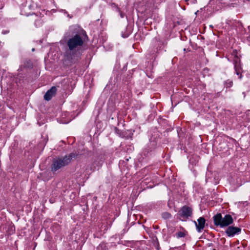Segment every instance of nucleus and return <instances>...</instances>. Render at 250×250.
Masks as SVG:
<instances>
[{
    "instance_id": "obj_1",
    "label": "nucleus",
    "mask_w": 250,
    "mask_h": 250,
    "mask_svg": "<svg viewBox=\"0 0 250 250\" xmlns=\"http://www.w3.org/2000/svg\"><path fill=\"white\" fill-rule=\"evenodd\" d=\"M71 30V35L66 42L68 49L65 53V61L69 65L81 59L83 52L82 47L84 42L83 37H87L86 32L79 26H74Z\"/></svg>"
},
{
    "instance_id": "obj_2",
    "label": "nucleus",
    "mask_w": 250,
    "mask_h": 250,
    "mask_svg": "<svg viewBox=\"0 0 250 250\" xmlns=\"http://www.w3.org/2000/svg\"><path fill=\"white\" fill-rule=\"evenodd\" d=\"M77 156V153H71L68 156H65L63 158H58L54 159L51 167V171L53 172H55L62 167L68 165L73 158H75Z\"/></svg>"
},
{
    "instance_id": "obj_3",
    "label": "nucleus",
    "mask_w": 250,
    "mask_h": 250,
    "mask_svg": "<svg viewBox=\"0 0 250 250\" xmlns=\"http://www.w3.org/2000/svg\"><path fill=\"white\" fill-rule=\"evenodd\" d=\"M214 224L220 228L230 226L233 222V219L230 214H226L224 217L221 213H218L213 217Z\"/></svg>"
},
{
    "instance_id": "obj_4",
    "label": "nucleus",
    "mask_w": 250,
    "mask_h": 250,
    "mask_svg": "<svg viewBox=\"0 0 250 250\" xmlns=\"http://www.w3.org/2000/svg\"><path fill=\"white\" fill-rule=\"evenodd\" d=\"M179 215L182 218V221H185L192 215V209L187 206H184L179 211Z\"/></svg>"
},
{
    "instance_id": "obj_5",
    "label": "nucleus",
    "mask_w": 250,
    "mask_h": 250,
    "mask_svg": "<svg viewBox=\"0 0 250 250\" xmlns=\"http://www.w3.org/2000/svg\"><path fill=\"white\" fill-rule=\"evenodd\" d=\"M241 231V229L239 227L233 226H229L225 230V233L229 237H232L235 235H238Z\"/></svg>"
},
{
    "instance_id": "obj_6",
    "label": "nucleus",
    "mask_w": 250,
    "mask_h": 250,
    "mask_svg": "<svg viewBox=\"0 0 250 250\" xmlns=\"http://www.w3.org/2000/svg\"><path fill=\"white\" fill-rule=\"evenodd\" d=\"M233 64L235 69V73L236 75L239 76V78L241 79L242 78V67L240 64V59L236 57L233 61Z\"/></svg>"
},
{
    "instance_id": "obj_7",
    "label": "nucleus",
    "mask_w": 250,
    "mask_h": 250,
    "mask_svg": "<svg viewBox=\"0 0 250 250\" xmlns=\"http://www.w3.org/2000/svg\"><path fill=\"white\" fill-rule=\"evenodd\" d=\"M104 162V159L102 156L99 157L97 160L94 162L90 167V170L94 171L96 169H99L102 166Z\"/></svg>"
},
{
    "instance_id": "obj_8",
    "label": "nucleus",
    "mask_w": 250,
    "mask_h": 250,
    "mask_svg": "<svg viewBox=\"0 0 250 250\" xmlns=\"http://www.w3.org/2000/svg\"><path fill=\"white\" fill-rule=\"evenodd\" d=\"M57 92V88L55 86H52L50 89L47 91L44 95V99L46 101H49L54 96Z\"/></svg>"
},
{
    "instance_id": "obj_9",
    "label": "nucleus",
    "mask_w": 250,
    "mask_h": 250,
    "mask_svg": "<svg viewBox=\"0 0 250 250\" xmlns=\"http://www.w3.org/2000/svg\"><path fill=\"white\" fill-rule=\"evenodd\" d=\"M198 224L196 225V230L201 232L204 229L206 224V219L204 217H200L197 220Z\"/></svg>"
},
{
    "instance_id": "obj_10",
    "label": "nucleus",
    "mask_w": 250,
    "mask_h": 250,
    "mask_svg": "<svg viewBox=\"0 0 250 250\" xmlns=\"http://www.w3.org/2000/svg\"><path fill=\"white\" fill-rule=\"evenodd\" d=\"M156 143L155 141L150 142L146 148L143 150V153L145 155H147L149 152H151L156 147Z\"/></svg>"
},
{
    "instance_id": "obj_11",
    "label": "nucleus",
    "mask_w": 250,
    "mask_h": 250,
    "mask_svg": "<svg viewBox=\"0 0 250 250\" xmlns=\"http://www.w3.org/2000/svg\"><path fill=\"white\" fill-rule=\"evenodd\" d=\"M33 67V64L30 60H26L23 64L21 65L18 69L19 72L24 71L25 68H31Z\"/></svg>"
},
{
    "instance_id": "obj_12",
    "label": "nucleus",
    "mask_w": 250,
    "mask_h": 250,
    "mask_svg": "<svg viewBox=\"0 0 250 250\" xmlns=\"http://www.w3.org/2000/svg\"><path fill=\"white\" fill-rule=\"evenodd\" d=\"M33 6L31 4H29L27 6V5L23 6L21 9V14L23 15L26 16H28L29 15L34 14V13H31L30 12L29 13L26 12V11L28 9H30Z\"/></svg>"
},
{
    "instance_id": "obj_13",
    "label": "nucleus",
    "mask_w": 250,
    "mask_h": 250,
    "mask_svg": "<svg viewBox=\"0 0 250 250\" xmlns=\"http://www.w3.org/2000/svg\"><path fill=\"white\" fill-rule=\"evenodd\" d=\"M188 235V231L185 229H183L182 231H179L175 233V235L177 238L185 237Z\"/></svg>"
},
{
    "instance_id": "obj_14",
    "label": "nucleus",
    "mask_w": 250,
    "mask_h": 250,
    "mask_svg": "<svg viewBox=\"0 0 250 250\" xmlns=\"http://www.w3.org/2000/svg\"><path fill=\"white\" fill-rule=\"evenodd\" d=\"M162 217L164 219H169L172 217L171 214L168 212H164L162 213Z\"/></svg>"
},
{
    "instance_id": "obj_15",
    "label": "nucleus",
    "mask_w": 250,
    "mask_h": 250,
    "mask_svg": "<svg viewBox=\"0 0 250 250\" xmlns=\"http://www.w3.org/2000/svg\"><path fill=\"white\" fill-rule=\"evenodd\" d=\"M153 245L155 247L156 250H159L160 249V247L159 245V243L158 240L156 237L153 239Z\"/></svg>"
},
{
    "instance_id": "obj_16",
    "label": "nucleus",
    "mask_w": 250,
    "mask_h": 250,
    "mask_svg": "<svg viewBox=\"0 0 250 250\" xmlns=\"http://www.w3.org/2000/svg\"><path fill=\"white\" fill-rule=\"evenodd\" d=\"M225 85L227 88H229L232 86L233 82L231 80H228L225 82Z\"/></svg>"
},
{
    "instance_id": "obj_17",
    "label": "nucleus",
    "mask_w": 250,
    "mask_h": 250,
    "mask_svg": "<svg viewBox=\"0 0 250 250\" xmlns=\"http://www.w3.org/2000/svg\"><path fill=\"white\" fill-rule=\"evenodd\" d=\"M117 10L119 12V14L120 15V17L122 18H124V17L125 16V14L123 12L121 11L120 9L119 8L117 7Z\"/></svg>"
},
{
    "instance_id": "obj_18",
    "label": "nucleus",
    "mask_w": 250,
    "mask_h": 250,
    "mask_svg": "<svg viewBox=\"0 0 250 250\" xmlns=\"http://www.w3.org/2000/svg\"><path fill=\"white\" fill-rule=\"evenodd\" d=\"M42 23L41 20H36L35 25L36 26H40Z\"/></svg>"
},
{
    "instance_id": "obj_19",
    "label": "nucleus",
    "mask_w": 250,
    "mask_h": 250,
    "mask_svg": "<svg viewBox=\"0 0 250 250\" xmlns=\"http://www.w3.org/2000/svg\"><path fill=\"white\" fill-rule=\"evenodd\" d=\"M128 36L129 34L128 33H126L125 34H122V36L124 38H127V37H128Z\"/></svg>"
},
{
    "instance_id": "obj_20",
    "label": "nucleus",
    "mask_w": 250,
    "mask_h": 250,
    "mask_svg": "<svg viewBox=\"0 0 250 250\" xmlns=\"http://www.w3.org/2000/svg\"><path fill=\"white\" fill-rule=\"evenodd\" d=\"M191 4H195L197 2V0H189Z\"/></svg>"
},
{
    "instance_id": "obj_21",
    "label": "nucleus",
    "mask_w": 250,
    "mask_h": 250,
    "mask_svg": "<svg viewBox=\"0 0 250 250\" xmlns=\"http://www.w3.org/2000/svg\"><path fill=\"white\" fill-rule=\"evenodd\" d=\"M114 129L117 133H119L120 130L117 127H115Z\"/></svg>"
},
{
    "instance_id": "obj_22",
    "label": "nucleus",
    "mask_w": 250,
    "mask_h": 250,
    "mask_svg": "<svg viewBox=\"0 0 250 250\" xmlns=\"http://www.w3.org/2000/svg\"><path fill=\"white\" fill-rule=\"evenodd\" d=\"M193 223L195 224V226L196 227V225H197L198 222H197L196 221H194Z\"/></svg>"
},
{
    "instance_id": "obj_23",
    "label": "nucleus",
    "mask_w": 250,
    "mask_h": 250,
    "mask_svg": "<svg viewBox=\"0 0 250 250\" xmlns=\"http://www.w3.org/2000/svg\"><path fill=\"white\" fill-rule=\"evenodd\" d=\"M132 135H133V133H131V135H130V136H129V137H128L127 138H129L131 139V138H132Z\"/></svg>"
},
{
    "instance_id": "obj_24",
    "label": "nucleus",
    "mask_w": 250,
    "mask_h": 250,
    "mask_svg": "<svg viewBox=\"0 0 250 250\" xmlns=\"http://www.w3.org/2000/svg\"><path fill=\"white\" fill-rule=\"evenodd\" d=\"M189 0H185V1L187 2V4H188V2Z\"/></svg>"
},
{
    "instance_id": "obj_25",
    "label": "nucleus",
    "mask_w": 250,
    "mask_h": 250,
    "mask_svg": "<svg viewBox=\"0 0 250 250\" xmlns=\"http://www.w3.org/2000/svg\"><path fill=\"white\" fill-rule=\"evenodd\" d=\"M7 32H8V31H4L3 33L5 34V33H6Z\"/></svg>"
},
{
    "instance_id": "obj_26",
    "label": "nucleus",
    "mask_w": 250,
    "mask_h": 250,
    "mask_svg": "<svg viewBox=\"0 0 250 250\" xmlns=\"http://www.w3.org/2000/svg\"><path fill=\"white\" fill-rule=\"evenodd\" d=\"M184 51H186V49L185 48L184 49Z\"/></svg>"
},
{
    "instance_id": "obj_27",
    "label": "nucleus",
    "mask_w": 250,
    "mask_h": 250,
    "mask_svg": "<svg viewBox=\"0 0 250 250\" xmlns=\"http://www.w3.org/2000/svg\"><path fill=\"white\" fill-rule=\"evenodd\" d=\"M197 12H198V11H197L195 13V14H197Z\"/></svg>"
},
{
    "instance_id": "obj_28",
    "label": "nucleus",
    "mask_w": 250,
    "mask_h": 250,
    "mask_svg": "<svg viewBox=\"0 0 250 250\" xmlns=\"http://www.w3.org/2000/svg\"><path fill=\"white\" fill-rule=\"evenodd\" d=\"M34 50H35V49H34V48H33V49H32V51H34Z\"/></svg>"
},
{
    "instance_id": "obj_29",
    "label": "nucleus",
    "mask_w": 250,
    "mask_h": 250,
    "mask_svg": "<svg viewBox=\"0 0 250 250\" xmlns=\"http://www.w3.org/2000/svg\"><path fill=\"white\" fill-rule=\"evenodd\" d=\"M212 250H216L215 249H213Z\"/></svg>"
}]
</instances>
